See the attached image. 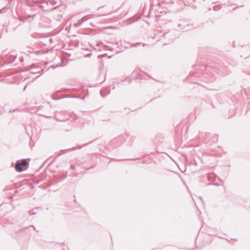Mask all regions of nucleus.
Instances as JSON below:
<instances>
[{
    "label": "nucleus",
    "mask_w": 250,
    "mask_h": 250,
    "mask_svg": "<svg viewBox=\"0 0 250 250\" xmlns=\"http://www.w3.org/2000/svg\"><path fill=\"white\" fill-rule=\"evenodd\" d=\"M28 163L26 160L23 159L19 160L17 162L15 166V169L17 171L21 172L28 167Z\"/></svg>",
    "instance_id": "f257e3e1"
}]
</instances>
